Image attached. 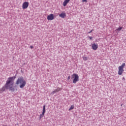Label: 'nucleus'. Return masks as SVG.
<instances>
[{
    "instance_id": "f257e3e1",
    "label": "nucleus",
    "mask_w": 126,
    "mask_h": 126,
    "mask_svg": "<svg viewBox=\"0 0 126 126\" xmlns=\"http://www.w3.org/2000/svg\"><path fill=\"white\" fill-rule=\"evenodd\" d=\"M15 78H16V76L9 77L6 81L4 86L1 89V92H3L4 91H5V89H9L10 91H14V88H13V84L14 83L12 82V81H14Z\"/></svg>"
},
{
    "instance_id": "f03ea898",
    "label": "nucleus",
    "mask_w": 126,
    "mask_h": 126,
    "mask_svg": "<svg viewBox=\"0 0 126 126\" xmlns=\"http://www.w3.org/2000/svg\"><path fill=\"white\" fill-rule=\"evenodd\" d=\"M16 84L17 85H19L20 88L23 89L25 85H26V81L24 80L23 77H19L16 82Z\"/></svg>"
},
{
    "instance_id": "7ed1b4c3",
    "label": "nucleus",
    "mask_w": 126,
    "mask_h": 126,
    "mask_svg": "<svg viewBox=\"0 0 126 126\" xmlns=\"http://www.w3.org/2000/svg\"><path fill=\"white\" fill-rule=\"evenodd\" d=\"M126 66V63H123L122 65L118 67V74L119 75H122L123 74V72L125 71V70H124V68Z\"/></svg>"
},
{
    "instance_id": "20e7f679",
    "label": "nucleus",
    "mask_w": 126,
    "mask_h": 126,
    "mask_svg": "<svg viewBox=\"0 0 126 126\" xmlns=\"http://www.w3.org/2000/svg\"><path fill=\"white\" fill-rule=\"evenodd\" d=\"M72 78H74L73 80V83L74 84H75V83H76V82L79 80V77L77 74H73L72 75Z\"/></svg>"
},
{
    "instance_id": "39448f33",
    "label": "nucleus",
    "mask_w": 126,
    "mask_h": 126,
    "mask_svg": "<svg viewBox=\"0 0 126 126\" xmlns=\"http://www.w3.org/2000/svg\"><path fill=\"white\" fill-rule=\"evenodd\" d=\"M29 6V2H24L23 3L22 7L23 9H26Z\"/></svg>"
},
{
    "instance_id": "423d86ee",
    "label": "nucleus",
    "mask_w": 126,
    "mask_h": 126,
    "mask_svg": "<svg viewBox=\"0 0 126 126\" xmlns=\"http://www.w3.org/2000/svg\"><path fill=\"white\" fill-rule=\"evenodd\" d=\"M55 17H54V14H50L47 16L48 20H54Z\"/></svg>"
},
{
    "instance_id": "0eeeda50",
    "label": "nucleus",
    "mask_w": 126,
    "mask_h": 126,
    "mask_svg": "<svg viewBox=\"0 0 126 126\" xmlns=\"http://www.w3.org/2000/svg\"><path fill=\"white\" fill-rule=\"evenodd\" d=\"M92 49L94 51H96L98 49V44H96L95 43H94L92 44Z\"/></svg>"
},
{
    "instance_id": "6e6552de",
    "label": "nucleus",
    "mask_w": 126,
    "mask_h": 126,
    "mask_svg": "<svg viewBox=\"0 0 126 126\" xmlns=\"http://www.w3.org/2000/svg\"><path fill=\"white\" fill-rule=\"evenodd\" d=\"M60 17H61V18H64L66 17V14L65 12H62L61 14H59Z\"/></svg>"
},
{
    "instance_id": "1a4fd4ad",
    "label": "nucleus",
    "mask_w": 126,
    "mask_h": 126,
    "mask_svg": "<svg viewBox=\"0 0 126 126\" xmlns=\"http://www.w3.org/2000/svg\"><path fill=\"white\" fill-rule=\"evenodd\" d=\"M70 1V0H64L63 2V6H66L67 3H68Z\"/></svg>"
},
{
    "instance_id": "9d476101",
    "label": "nucleus",
    "mask_w": 126,
    "mask_h": 126,
    "mask_svg": "<svg viewBox=\"0 0 126 126\" xmlns=\"http://www.w3.org/2000/svg\"><path fill=\"white\" fill-rule=\"evenodd\" d=\"M45 113H46V105L43 106L42 113L45 114Z\"/></svg>"
},
{
    "instance_id": "9b49d317",
    "label": "nucleus",
    "mask_w": 126,
    "mask_h": 126,
    "mask_svg": "<svg viewBox=\"0 0 126 126\" xmlns=\"http://www.w3.org/2000/svg\"><path fill=\"white\" fill-rule=\"evenodd\" d=\"M55 92V93H58V92H59V91H61V88H57L56 90H54Z\"/></svg>"
},
{
    "instance_id": "f8f14e48",
    "label": "nucleus",
    "mask_w": 126,
    "mask_h": 126,
    "mask_svg": "<svg viewBox=\"0 0 126 126\" xmlns=\"http://www.w3.org/2000/svg\"><path fill=\"white\" fill-rule=\"evenodd\" d=\"M122 29H123V27H119V28L116 29V31H118V32H120V31H121V30H122Z\"/></svg>"
},
{
    "instance_id": "ddd939ff",
    "label": "nucleus",
    "mask_w": 126,
    "mask_h": 126,
    "mask_svg": "<svg viewBox=\"0 0 126 126\" xmlns=\"http://www.w3.org/2000/svg\"><path fill=\"white\" fill-rule=\"evenodd\" d=\"M73 109H74V105H71L70 107V108L69 109V111H70L71 110H73Z\"/></svg>"
},
{
    "instance_id": "4468645a",
    "label": "nucleus",
    "mask_w": 126,
    "mask_h": 126,
    "mask_svg": "<svg viewBox=\"0 0 126 126\" xmlns=\"http://www.w3.org/2000/svg\"><path fill=\"white\" fill-rule=\"evenodd\" d=\"M82 58L84 61H87V60H88V58L86 57H83Z\"/></svg>"
},
{
    "instance_id": "2eb2a0df",
    "label": "nucleus",
    "mask_w": 126,
    "mask_h": 126,
    "mask_svg": "<svg viewBox=\"0 0 126 126\" xmlns=\"http://www.w3.org/2000/svg\"><path fill=\"white\" fill-rule=\"evenodd\" d=\"M45 114H43L42 113L40 115V117H39V119H42V118H43V117H44V115Z\"/></svg>"
},
{
    "instance_id": "dca6fc26",
    "label": "nucleus",
    "mask_w": 126,
    "mask_h": 126,
    "mask_svg": "<svg viewBox=\"0 0 126 126\" xmlns=\"http://www.w3.org/2000/svg\"><path fill=\"white\" fill-rule=\"evenodd\" d=\"M55 93H56V92L55 91H54L53 92H52L51 93V94H52V95H54V94H55Z\"/></svg>"
},
{
    "instance_id": "f3484780",
    "label": "nucleus",
    "mask_w": 126,
    "mask_h": 126,
    "mask_svg": "<svg viewBox=\"0 0 126 126\" xmlns=\"http://www.w3.org/2000/svg\"><path fill=\"white\" fill-rule=\"evenodd\" d=\"M90 40H93V38L91 36H89Z\"/></svg>"
},
{
    "instance_id": "a211bd4d",
    "label": "nucleus",
    "mask_w": 126,
    "mask_h": 126,
    "mask_svg": "<svg viewBox=\"0 0 126 126\" xmlns=\"http://www.w3.org/2000/svg\"><path fill=\"white\" fill-rule=\"evenodd\" d=\"M83 2H84L86 1V2H87V0H82Z\"/></svg>"
},
{
    "instance_id": "6ab92c4d",
    "label": "nucleus",
    "mask_w": 126,
    "mask_h": 126,
    "mask_svg": "<svg viewBox=\"0 0 126 126\" xmlns=\"http://www.w3.org/2000/svg\"><path fill=\"white\" fill-rule=\"evenodd\" d=\"M70 79V76H69L67 78V80H69Z\"/></svg>"
},
{
    "instance_id": "aec40b11",
    "label": "nucleus",
    "mask_w": 126,
    "mask_h": 126,
    "mask_svg": "<svg viewBox=\"0 0 126 126\" xmlns=\"http://www.w3.org/2000/svg\"><path fill=\"white\" fill-rule=\"evenodd\" d=\"M92 31H93V30H92L90 32H89V34H90V33H92Z\"/></svg>"
},
{
    "instance_id": "412c9836",
    "label": "nucleus",
    "mask_w": 126,
    "mask_h": 126,
    "mask_svg": "<svg viewBox=\"0 0 126 126\" xmlns=\"http://www.w3.org/2000/svg\"><path fill=\"white\" fill-rule=\"evenodd\" d=\"M30 48L31 49H33V46H31L30 47Z\"/></svg>"
},
{
    "instance_id": "4be33fe9",
    "label": "nucleus",
    "mask_w": 126,
    "mask_h": 126,
    "mask_svg": "<svg viewBox=\"0 0 126 126\" xmlns=\"http://www.w3.org/2000/svg\"><path fill=\"white\" fill-rule=\"evenodd\" d=\"M0 93H2V92L1 91V89H0Z\"/></svg>"
},
{
    "instance_id": "5701e85b",
    "label": "nucleus",
    "mask_w": 126,
    "mask_h": 126,
    "mask_svg": "<svg viewBox=\"0 0 126 126\" xmlns=\"http://www.w3.org/2000/svg\"><path fill=\"white\" fill-rule=\"evenodd\" d=\"M123 80H125V77L123 78Z\"/></svg>"
},
{
    "instance_id": "b1692460",
    "label": "nucleus",
    "mask_w": 126,
    "mask_h": 126,
    "mask_svg": "<svg viewBox=\"0 0 126 126\" xmlns=\"http://www.w3.org/2000/svg\"><path fill=\"white\" fill-rule=\"evenodd\" d=\"M121 106H123V104H121Z\"/></svg>"
}]
</instances>
